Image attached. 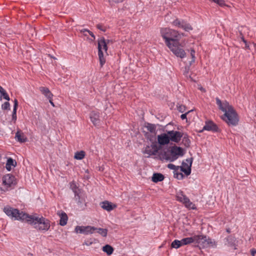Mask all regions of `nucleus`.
I'll list each match as a JSON object with an SVG mask.
<instances>
[{"label": "nucleus", "instance_id": "obj_20", "mask_svg": "<svg viewBox=\"0 0 256 256\" xmlns=\"http://www.w3.org/2000/svg\"><path fill=\"white\" fill-rule=\"evenodd\" d=\"M16 165V162L10 158L7 160L6 168L8 170L10 171L12 169V168L15 167Z\"/></svg>", "mask_w": 256, "mask_h": 256}, {"label": "nucleus", "instance_id": "obj_41", "mask_svg": "<svg viewBox=\"0 0 256 256\" xmlns=\"http://www.w3.org/2000/svg\"><path fill=\"white\" fill-rule=\"evenodd\" d=\"M168 167L171 169V170H175L176 168V166H174V164H170L168 165Z\"/></svg>", "mask_w": 256, "mask_h": 256}, {"label": "nucleus", "instance_id": "obj_23", "mask_svg": "<svg viewBox=\"0 0 256 256\" xmlns=\"http://www.w3.org/2000/svg\"><path fill=\"white\" fill-rule=\"evenodd\" d=\"M195 236L192 237L186 238L182 239V246L190 244L192 243L195 244Z\"/></svg>", "mask_w": 256, "mask_h": 256}, {"label": "nucleus", "instance_id": "obj_33", "mask_svg": "<svg viewBox=\"0 0 256 256\" xmlns=\"http://www.w3.org/2000/svg\"><path fill=\"white\" fill-rule=\"evenodd\" d=\"M0 93L4 96V98L6 99L7 100H10V98L6 92V90L1 86H0Z\"/></svg>", "mask_w": 256, "mask_h": 256}, {"label": "nucleus", "instance_id": "obj_48", "mask_svg": "<svg viewBox=\"0 0 256 256\" xmlns=\"http://www.w3.org/2000/svg\"><path fill=\"white\" fill-rule=\"evenodd\" d=\"M200 90H203L202 88H200Z\"/></svg>", "mask_w": 256, "mask_h": 256}, {"label": "nucleus", "instance_id": "obj_4", "mask_svg": "<svg viewBox=\"0 0 256 256\" xmlns=\"http://www.w3.org/2000/svg\"><path fill=\"white\" fill-rule=\"evenodd\" d=\"M195 244L200 248L215 247L216 244L214 240L204 235L195 236Z\"/></svg>", "mask_w": 256, "mask_h": 256}, {"label": "nucleus", "instance_id": "obj_6", "mask_svg": "<svg viewBox=\"0 0 256 256\" xmlns=\"http://www.w3.org/2000/svg\"><path fill=\"white\" fill-rule=\"evenodd\" d=\"M2 180V187L0 188L4 192L8 190L12 186L16 184L14 176L10 174L4 176Z\"/></svg>", "mask_w": 256, "mask_h": 256}, {"label": "nucleus", "instance_id": "obj_47", "mask_svg": "<svg viewBox=\"0 0 256 256\" xmlns=\"http://www.w3.org/2000/svg\"><path fill=\"white\" fill-rule=\"evenodd\" d=\"M189 76L190 79L192 81L194 80H193V79H192V77L190 76Z\"/></svg>", "mask_w": 256, "mask_h": 256}, {"label": "nucleus", "instance_id": "obj_11", "mask_svg": "<svg viewBox=\"0 0 256 256\" xmlns=\"http://www.w3.org/2000/svg\"><path fill=\"white\" fill-rule=\"evenodd\" d=\"M192 164V160L186 159V162H183L182 166L180 167V170L184 172L186 176L190 174L191 172V166Z\"/></svg>", "mask_w": 256, "mask_h": 256}, {"label": "nucleus", "instance_id": "obj_44", "mask_svg": "<svg viewBox=\"0 0 256 256\" xmlns=\"http://www.w3.org/2000/svg\"><path fill=\"white\" fill-rule=\"evenodd\" d=\"M49 100V102H50V104H51V105L53 106V107H54L55 106V105L54 104V103L52 102V98H48Z\"/></svg>", "mask_w": 256, "mask_h": 256}, {"label": "nucleus", "instance_id": "obj_22", "mask_svg": "<svg viewBox=\"0 0 256 256\" xmlns=\"http://www.w3.org/2000/svg\"><path fill=\"white\" fill-rule=\"evenodd\" d=\"M16 139L19 142H24L26 141V138L23 133L18 131L16 134Z\"/></svg>", "mask_w": 256, "mask_h": 256}, {"label": "nucleus", "instance_id": "obj_39", "mask_svg": "<svg viewBox=\"0 0 256 256\" xmlns=\"http://www.w3.org/2000/svg\"><path fill=\"white\" fill-rule=\"evenodd\" d=\"M96 28H97L98 29H99V30H102V31H103V32H105V31H106V28H104L102 26V25H101V24H98V25L96 26Z\"/></svg>", "mask_w": 256, "mask_h": 256}, {"label": "nucleus", "instance_id": "obj_2", "mask_svg": "<svg viewBox=\"0 0 256 256\" xmlns=\"http://www.w3.org/2000/svg\"><path fill=\"white\" fill-rule=\"evenodd\" d=\"M160 34L166 45L176 56L181 58L185 57L186 54L180 47L181 44L178 41L182 36H184V34H180L174 30L162 28L160 30Z\"/></svg>", "mask_w": 256, "mask_h": 256}, {"label": "nucleus", "instance_id": "obj_5", "mask_svg": "<svg viewBox=\"0 0 256 256\" xmlns=\"http://www.w3.org/2000/svg\"><path fill=\"white\" fill-rule=\"evenodd\" d=\"M110 42V40H106L104 38H102L98 40V58L100 64L102 66L106 62V60L104 56L103 50L106 52H107V44Z\"/></svg>", "mask_w": 256, "mask_h": 256}, {"label": "nucleus", "instance_id": "obj_45", "mask_svg": "<svg viewBox=\"0 0 256 256\" xmlns=\"http://www.w3.org/2000/svg\"><path fill=\"white\" fill-rule=\"evenodd\" d=\"M72 188L74 190V188H76V185L74 182H72L70 185Z\"/></svg>", "mask_w": 256, "mask_h": 256}, {"label": "nucleus", "instance_id": "obj_38", "mask_svg": "<svg viewBox=\"0 0 256 256\" xmlns=\"http://www.w3.org/2000/svg\"><path fill=\"white\" fill-rule=\"evenodd\" d=\"M186 108L184 106L180 105L178 107V110L180 112H185Z\"/></svg>", "mask_w": 256, "mask_h": 256}, {"label": "nucleus", "instance_id": "obj_34", "mask_svg": "<svg viewBox=\"0 0 256 256\" xmlns=\"http://www.w3.org/2000/svg\"><path fill=\"white\" fill-rule=\"evenodd\" d=\"M184 22L183 20L181 21L178 19H176L172 22V24L174 26L182 28V25Z\"/></svg>", "mask_w": 256, "mask_h": 256}, {"label": "nucleus", "instance_id": "obj_10", "mask_svg": "<svg viewBox=\"0 0 256 256\" xmlns=\"http://www.w3.org/2000/svg\"><path fill=\"white\" fill-rule=\"evenodd\" d=\"M168 132L170 142L172 141L174 142H178L182 136V134L178 131L170 130Z\"/></svg>", "mask_w": 256, "mask_h": 256}, {"label": "nucleus", "instance_id": "obj_28", "mask_svg": "<svg viewBox=\"0 0 256 256\" xmlns=\"http://www.w3.org/2000/svg\"><path fill=\"white\" fill-rule=\"evenodd\" d=\"M171 246L172 248H178L181 246H182V240H174L171 244Z\"/></svg>", "mask_w": 256, "mask_h": 256}, {"label": "nucleus", "instance_id": "obj_15", "mask_svg": "<svg viewBox=\"0 0 256 256\" xmlns=\"http://www.w3.org/2000/svg\"><path fill=\"white\" fill-rule=\"evenodd\" d=\"M160 158L162 160H166L170 162L176 160V158L172 157L170 152H161L159 154Z\"/></svg>", "mask_w": 256, "mask_h": 256}, {"label": "nucleus", "instance_id": "obj_30", "mask_svg": "<svg viewBox=\"0 0 256 256\" xmlns=\"http://www.w3.org/2000/svg\"><path fill=\"white\" fill-rule=\"evenodd\" d=\"M80 32L81 33L84 34V36H88L87 33H88L90 35L92 36V37L93 38L91 40V41H93L95 39V36H94V34L92 32L90 31L89 30H86V29H83V30H80Z\"/></svg>", "mask_w": 256, "mask_h": 256}, {"label": "nucleus", "instance_id": "obj_19", "mask_svg": "<svg viewBox=\"0 0 256 256\" xmlns=\"http://www.w3.org/2000/svg\"><path fill=\"white\" fill-rule=\"evenodd\" d=\"M217 129L216 126L212 122L206 123L203 128V130L212 131H216Z\"/></svg>", "mask_w": 256, "mask_h": 256}, {"label": "nucleus", "instance_id": "obj_26", "mask_svg": "<svg viewBox=\"0 0 256 256\" xmlns=\"http://www.w3.org/2000/svg\"><path fill=\"white\" fill-rule=\"evenodd\" d=\"M144 128L148 132H149L152 134H155V133H156V126L154 124H147L145 126Z\"/></svg>", "mask_w": 256, "mask_h": 256}, {"label": "nucleus", "instance_id": "obj_25", "mask_svg": "<svg viewBox=\"0 0 256 256\" xmlns=\"http://www.w3.org/2000/svg\"><path fill=\"white\" fill-rule=\"evenodd\" d=\"M86 156V152L84 150L76 152L74 156V158L78 160L83 159Z\"/></svg>", "mask_w": 256, "mask_h": 256}, {"label": "nucleus", "instance_id": "obj_40", "mask_svg": "<svg viewBox=\"0 0 256 256\" xmlns=\"http://www.w3.org/2000/svg\"><path fill=\"white\" fill-rule=\"evenodd\" d=\"M191 110H190L188 112H186L185 114H182L180 116V118L182 120H185L186 119V115L188 113H189Z\"/></svg>", "mask_w": 256, "mask_h": 256}, {"label": "nucleus", "instance_id": "obj_8", "mask_svg": "<svg viewBox=\"0 0 256 256\" xmlns=\"http://www.w3.org/2000/svg\"><path fill=\"white\" fill-rule=\"evenodd\" d=\"M158 148L156 142H152L150 145L147 146L144 148L143 153L146 155V157H150L151 156H155L158 152Z\"/></svg>", "mask_w": 256, "mask_h": 256}, {"label": "nucleus", "instance_id": "obj_9", "mask_svg": "<svg viewBox=\"0 0 256 256\" xmlns=\"http://www.w3.org/2000/svg\"><path fill=\"white\" fill-rule=\"evenodd\" d=\"M96 230V228L91 226H76L75 232L76 233L88 234H93Z\"/></svg>", "mask_w": 256, "mask_h": 256}, {"label": "nucleus", "instance_id": "obj_46", "mask_svg": "<svg viewBox=\"0 0 256 256\" xmlns=\"http://www.w3.org/2000/svg\"><path fill=\"white\" fill-rule=\"evenodd\" d=\"M242 41L246 44V46L247 47L248 46L247 44H246V41L245 40L244 38H242Z\"/></svg>", "mask_w": 256, "mask_h": 256}, {"label": "nucleus", "instance_id": "obj_17", "mask_svg": "<svg viewBox=\"0 0 256 256\" xmlns=\"http://www.w3.org/2000/svg\"><path fill=\"white\" fill-rule=\"evenodd\" d=\"M58 214L60 217V224L62 226H65L67 223L68 219L67 214L65 212H58Z\"/></svg>", "mask_w": 256, "mask_h": 256}, {"label": "nucleus", "instance_id": "obj_42", "mask_svg": "<svg viewBox=\"0 0 256 256\" xmlns=\"http://www.w3.org/2000/svg\"><path fill=\"white\" fill-rule=\"evenodd\" d=\"M250 253L252 256H254V255L256 254V249H252L250 250Z\"/></svg>", "mask_w": 256, "mask_h": 256}, {"label": "nucleus", "instance_id": "obj_27", "mask_svg": "<svg viewBox=\"0 0 256 256\" xmlns=\"http://www.w3.org/2000/svg\"><path fill=\"white\" fill-rule=\"evenodd\" d=\"M102 250L106 253L108 255H110L114 252V248L110 245L106 244L102 247Z\"/></svg>", "mask_w": 256, "mask_h": 256}, {"label": "nucleus", "instance_id": "obj_13", "mask_svg": "<svg viewBox=\"0 0 256 256\" xmlns=\"http://www.w3.org/2000/svg\"><path fill=\"white\" fill-rule=\"evenodd\" d=\"M90 119L92 123L95 126H99L100 125V120L99 114L96 112H92L90 114Z\"/></svg>", "mask_w": 256, "mask_h": 256}, {"label": "nucleus", "instance_id": "obj_7", "mask_svg": "<svg viewBox=\"0 0 256 256\" xmlns=\"http://www.w3.org/2000/svg\"><path fill=\"white\" fill-rule=\"evenodd\" d=\"M176 198L177 200L182 203L186 208L192 210L196 209L195 204L191 202L190 199L182 192L180 191L176 193Z\"/></svg>", "mask_w": 256, "mask_h": 256}, {"label": "nucleus", "instance_id": "obj_31", "mask_svg": "<svg viewBox=\"0 0 256 256\" xmlns=\"http://www.w3.org/2000/svg\"><path fill=\"white\" fill-rule=\"evenodd\" d=\"M182 28L186 32H188L192 30V26L190 24L186 23L185 22H184L182 25Z\"/></svg>", "mask_w": 256, "mask_h": 256}, {"label": "nucleus", "instance_id": "obj_16", "mask_svg": "<svg viewBox=\"0 0 256 256\" xmlns=\"http://www.w3.org/2000/svg\"><path fill=\"white\" fill-rule=\"evenodd\" d=\"M100 205L101 207L103 209L108 212L111 211L116 208V204H114L108 201H104L102 202Z\"/></svg>", "mask_w": 256, "mask_h": 256}, {"label": "nucleus", "instance_id": "obj_43", "mask_svg": "<svg viewBox=\"0 0 256 256\" xmlns=\"http://www.w3.org/2000/svg\"><path fill=\"white\" fill-rule=\"evenodd\" d=\"M188 68H186V70H185V72H184V74L188 76Z\"/></svg>", "mask_w": 256, "mask_h": 256}, {"label": "nucleus", "instance_id": "obj_18", "mask_svg": "<svg viewBox=\"0 0 256 256\" xmlns=\"http://www.w3.org/2000/svg\"><path fill=\"white\" fill-rule=\"evenodd\" d=\"M40 90L48 98H52V94L50 92L48 88L42 86L39 88Z\"/></svg>", "mask_w": 256, "mask_h": 256}, {"label": "nucleus", "instance_id": "obj_14", "mask_svg": "<svg viewBox=\"0 0 256 256\" xmlns=\"http://www.w3.org/2000/svg\"><path fill=\"white\" fill-rule=\"evenodd\" d=\"M158 141L160 145H164L170 142L168 132L166 134H162L158 136Z\"/></svg>", "mask_w": 256, "mask_h": 256}, {"label": "nucleus", "instance_id": "obj_36", "mask_svg": "<svg viewBox=\"0 0 256 256\" xmlns=\"http://www.w3.org/2000/svg\"><path fill=\"white\" fill-rule=\"evenodd\" d=\"M108 2L112 5L114 4L119 3L123 2L124 0H107Z\"/></svg>", "mask_w": 256, "mask_h": 256}, {"label": "nucleus", "instance_id": "obj_32", "mask_svg": "<svg viewBox=\"0 0 256 256\" xmlns=\"http://www.w3.org/2000/svg\"><path fill=\"white\" fill-rule=\"evenodd\" d=\"M96 232L102 235L104 237H106L107 236L108 230L106 228H98L96 230Z\"/></svg>", "mask_w": 256, "mask_h": 256}, {"label": "nucleus", "instance_id": "obj_37", "mask_svg": "<svg viewBox=\"0 0 256 256\" xmlns=\"http://www.w3.org/2000/svg\"><path fill=\"white\" fill-rule=\"evenodd\" d=\"M174 177L178 179H182L184 177V175L182 173H174Z\"/></svg>", "mask_w": 256, "mask_h": 256}, {"label": "nucleus", "instance_id": "obj_29", "mask_svg": "<svg viewBox=\"0 0 256 256\" xmlns=\"http://www.w3.org/2000/svg\"><path fill=\"white\" fill-rule=\"evenodd\" d=\"M190 56L191 60L186 63V64L188 65L189 66H191L195 62V51L192 49L190 50Z\"/></svg>", "mask_w": 256, "mask_h": 256}, {"label": "nucleus", "instance_id": "obj_24", "mask_svg": "<svg viewBox=\"0 0 256 256\" xmlns=\"http://www.w3.org/2000/svg\"><path fill=\"white\" fill-rule=\"evenodd\" d=\"M18 106V102L16 99H15L14 100V106L12 112V120L14 121V122H16V110L17 107Z\"/></svg>", "mask_w": 256, "mask_h": 256}, {"label": "nucleus", "instance_id": "obj_1", "mask_svg": "<svg viewBox=\"0 0 256 256\" xmlns=\"http://www.w3.org/2000/svg\"><path fill=\"white\" fill-rule=\"evenodd\" d=\"M4 211L8 216L16 220H25L32 225L36 229L41 232L48 231L50 226V220L42 216L40 217L36 214L29 216L10 206L5 207Z\"/></svg>", "mask_w": 256, "mask_h": 256}, {"label": "nucleus", "instance_id": "obj_12", "mask_svg": "<svg viewBox=\"0 0 256 256\" xmlns=\"http://www.w3.org/2000/svg\"><path fill=\"white\" fill-rule=\"evenodd\" d=\"M170 154L176 160L178 156L184 155V150L182 148L175 146L171 148Z\"/></svg>", "mask_w": 256, "mask_h": 256}, {"label": "nucleus", "instance_id": "obj_35", "mask_svg": "<svg viewBox=\"0 0 256 256\" xmlns=\"http://www.w3.org/2000/svg\"><path fill=\"white\" fill-rule=\"evenodd\" d=\"M10 104L8 102H5L2 104V108L3 110H10Z\"/></svg>", "mask_w": 256, "mask_h": 256}, {"label": "nucleus", "instance_id": "obj_21", "mask_svg": "<svg viewBox=\"0 0 256 256\" xmlns=\"http://www.w3.org/2000/svg\"><path fill=\"white\" fill-rule=\"evenodd\" d=\"M164 179V176L160 173L154 174L152 178V180L154 182H162Z\"/></svg>", "mask_w": 256, "mask_h": 256}, {"label": "nucleus", "instance_id": "obj_3", "mask_svg": "<svg viewBox=\"0 0 256 256\" xmlns=\"http://www.w3.org/2000/svg\"><path fill=\"white\" fill-rule=\"evenodd\" d=\"M216 102L219 108L224 112L222 119L229 126H236L238 124V118L234 108L226 101L222 102L218 98H216Z\"/></svg>", "mask_w": 256, "mask_h": 256}]
</instances>
